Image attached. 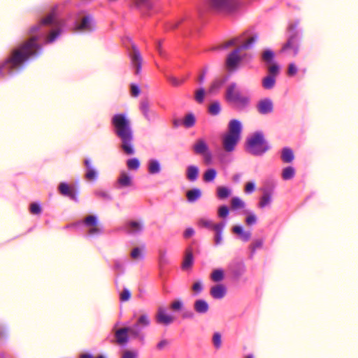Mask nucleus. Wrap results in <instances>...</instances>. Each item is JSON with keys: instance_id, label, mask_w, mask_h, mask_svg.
<instances>
[{"instance_id": "79ce46f5", "label": "nucleus", "mask_w": 358, "mask_h": 358, "mask_svg": "<svg viewBox=\"0 0 358 358\" xmlns=\"http://www.w3.org/2000/svg\"><path fill=\"white\" fill-rule=\"evenodd\" d=\"M143 248H141L139 247L134 248L131 253L130 256L131 259L134 260H141L144 258L143 254Z\"/></svg>"}, {"instance_id": "473e14b6", "label": "nucleus", "mask_w": 358, "mask_h": 358, "mask_svg": "<svg viewBox=\"0 0 358 358\" xmlns=\"http://www.w3.org/2000/svg\"><path fill=\"white\" fill-rule=\"evenodd\" d=\"M275 57L274 52L271 50L267 49L262 53V60L266 64H271L273 62Z\"/></svg>"}, {"instance_id": "a18cd8bd", "label": "nucleus", "mask_w": 358, "mask_h": 358, "mask_svg": "<svg viewBox=\"0 0 358 358\" xmlns=\"http://www.w3.org/2000/svg\"><path fill=\"white\" fill-rule=\"evenodd\" d=\"M94 194L96 196L101 198L106 201H111L113 199L112 196L108 192L103 189H96L94 192Z\"/></svg>"}, {"instance_id": "ea45409f", "label": "nucleus", "mask_w": 358, "mask_h": 358, "mask_svg": "<svg viewBox=\"0 0 358 358\" xmlns=\"http://www.w3.org/2000/svg\"><path fill=\"white\" fill-rule=\"evenodd\" d=\"M232 210L242 209L245 207V203L239 197L234 196L231 199Z\"/></svg>"}, {"instance_id": "dca6fc26", "label": "nucleus", "mask_w": 358, "mask_h": 358, "mask_svg": "<svg viewBox=\"0 0 358 358\" xmlns=\"http://www.w3.org/2000/svg\"><path fill=\"white\" fill-rule=\"evenodd\" d=\"M173 317L167 313L166 309L164 307L159 306L157 308L155 314V321L157 324L168 326L173 323Z\"/></svg>"}, {"instance_id": "5fc2aeb1", "label": "nucleus", "mask_w": 358, "mask_h": 358, "mask_svg": "<svg viewBox=\"0 0 358 358\" xmlns=\"http://www.w3.org/2000/svg\"><path fill=\"white\" fill-rule=\"evenodd\" d=\"M138 353L136 350H125L123 352L121 358H138Z\"/></svg>"}, {"instance_id": "c9c22d12", "label": "nucleus", "mask_w": 358, "mask_h": 358, "mask_svg": "<svg viewBox=\"0 0 358 358\" xmlns=\"http://www.w3.org/2000/svg\"><path fill=\"white\" fill-rule=\"evenodd\" d=\"M275 84V77L268 75L262 79V87L265 90H271Z\"/></svg>"}, {"instance_id": "bb28decb", "label": "nucleus", "mask_w": 358, "mask_h": 358, "mask_svg": "<svg viewBox=\"0 0 358 358\" xmlns=\"http://www.w3.org/2000/svg\"><path fill=\"white\" fill-rule=\"evenodd\" d=\"M201 196V191L199 188H193L186 192L187 200L189 203H194Z\"/></svg>"}, {"instance_id": "052dcab7", "label": "nucleus", "mask_w": 358, "mask_h": 358, "mask_svg": "<svg viewBox=\"0 0 358 358\" xmlns=\"http://www.w3.org/2000/svg\"><path fill=\"white\" fill-rule=\"evenodd\" d=\"M168 80L169 81V83L175 86V87H177V86H180V85H182L185 80L184 79H179L175 76H169L168 77Z\"/></svg>"}, {"instance_id": "412c9836", "label": "nucleus", "mask_w": 358, "mask_h": 358, "mask_svg": "<svg viewBox=\"0 0 358 358\" xmlns=\"http://www.w3.org/2000/svg\"><path fill=\"white\" fill-rule=\"evenodd\" d=\"M211 296L215 299H221L227 294V289L222 284H217L213 286L210 289Z\"/></svg>"}, {"instance_id": "1a4fd4ad", "label": "nucleus", "mask_w": 358, "mask_h": 358, "mask_svg": "<svg viewBox=\"0 0 358 358\" xmlns=\"http://www.w3.org/2000/svg\"><path fill=\"white\" fill-rule=\"evenodd\" d=\"M210 9L217 13L229 14L235 11L238 6V0H208Z\"/></svg>"}, {"instance_id": "20e7f679", "label": "nucleus", "mask_w": 358, "mask_h": 358, "mask_svg": "<svg viewBox=\"0 0 358 358\" xmlns=\"http://www.w3.org/2000/svg\"><path fill=\"white\" fill-rule=\"evenodd\" d=\"M257 40V34H254L251 35L245 43L238 45L227 55L224 64L226 69L229 72H234L238 70L243 60V56L240 55V52L243 50L252 48Z\"/></svg>"}, {"instance_id": "680f3d73", "label": "nucleus", "mask_w": 358, "mask_h": 358, "mask_svg": "<svg viewBox=\"0 0 358 358\" xmlns=\"http://www.w3.org/2000/svg\"><path fill=\"white\" fill-rule=\"evenodd\" d=\"M255 189V183L252 181L248 182L245 186V192L248 194H252Z\"/></svg>"}, {"instance_id": "a211bd4d", "label": "nucleus", "mask_w": 358, "mask_h": 358, "mask_svg": "<svg viewBox=\"0 0 358 358\" xmlns=\"http://www.w3.org/2000/svg\"><path fill=\"white\" fill-rule=\"evenodd\" d=\"M257 111L262 115H267L272 113L273 110V104L272 101L268 98L260 100L257 104Z\"/></svg>"}, {"instance_id": "2eb2a0df", "label": "nucleus", "mask_w": 358, "mask_h": 358, "mask_svg": "<svg viewBox=\"0 0 358 358\" xmlns=\"http://www.w3.org/2000/svg\"><path fill=\"white\" fill-rule=\"evenodd\" d=\"M133 6L139 10L143 15H150L154 9V0H132Z\"/></svg>"}, {"instance_id": "c85d7f7f", "label": "nucleus", "mask_w": 358, "mask_h": 358, "mask_svg": "<svg viewBox=\"0 0 358 358\" xmlns=\"http://www.w3.org/2000/svg\"><path fill=\"white\" fill-rule=\"evenodd\" d=\"M199 168L195 165H189L187 167L186 177L191 181L194 182L197 180L199 176Z\"/></svg>"}, {"instance_id": "aec40b11", "label": "nucleus", "mask_w": 358, "mask_h": 358, "mask_svg": "<svg viewBox=\"0 0 358 358\" xmlns=\"http://www.w3.org/2000/svg\"><path fill=\"white\" fill-rule=\"evenodd\" d=\"M226 226L225 222H220L218 223H216L215 235H214V244L215 246H218L222 244L223 242V237H222V233L224 231V229Z\"/></svg>"}, {"instance_id": "f03ea898", "label": "nucleus", "mask_w": 358, "mask_h": 358, "mask_svg": "<svg viewBox=\"0 0 358 358\" xmlns=\"http://www.w3.org/2000/svg\"><path fill=\"white\" fill-rule=\"evenodd\" d=\"M111 124L114 134L120 140V148L128 155L135 152L134 131L129 120L125 114L117 113L113 116Z\"/></svg>"}, {"instance_id": "603ef678", "label": "nucleus", "mask_w": 358, "mask_h": 358, "mask_svg": "<svg viewBox=\"0 0 358 358\" xmlns=\"http://www.w3.org/2000/svg\"><path fill=\"white\" fill-rule=\"evenodd\" d=\"M257 218L255 214L252 212H250L249 215L245 218V223L248 226L254 225L257 223Z\"/></svg>"}, {"instance_id": "a878e982", "label": "nucleus", "mask_w": 358, "mask_h": 358, "mask_svg": "<svg viewBox=\"0 0 358 358\" xmlns=\"http://www.w3.org/2000/svg\"><path fill=\"white\" fill-rule=\"evenodd\" d=\"M233 233L239 236L241 240L243 242H248L251 238V232L245 231L241 225L234 226L232 228Z\"/></svg>"}, {"instance_id": "4be33fe9", "label": "nucleus", "mask_w": 358, "mask_h": 358, "mask_svg": "<svg viewBox=\"0 0 358 358\" xmlns=\"http://www.w3.org/2000/svg\"><path fill=\"white\" fill-rule=\"evenodd\" d=\"M194 310L199 315H204L209 310L210 306L208 302L202 299H196L194 303Z\"/></svg>"}, {"instance_id": "e2e57ef3", "label": "nucleus", "mask_w": 358, "mask_h": 358, "mask_svg": "<svg viewBox=\"0 0 358 358\" xmlns=\"http://www.w3.org/2000/svg\"><path fill=\"white\" fill-rule=\"evenodd\" d=\"M192 290L195 292L196 294H199L203 290V285L201 281L195 282L192 285Z\"/></svg>"}, {"instance_id": "cd10ccee", "label": "nucleus", "mask_w": 358, "mask_h": 358, "mask_svg": "<svg viewBox=\"0 0 358 358\" xmlns=\"http://www.w3.org/2000/svg\"><path fill=\"white\" fill-rule=\"evenodd\" d=\"M231 189L226 186H219L216 189V196L220 200H224L231 194Z\"/></svg>"}, {"instance_id": "0eeeda50", "label": "nucleus", "mask_w": 358, "mask_h": 358, "mask_svg": "<svg viewBox=\"0 0 358 358\" xmlns=\"http://www.w3.org/2000/svg\"><path fill=\"white\" fill-rule=\"evenodd\" d=\"M299 20L291 22L288 25L289 38L287 43L283 45L282 50L287 52L291 50L293 56H296L299 52V40L301 32L297 29Z\"/></svg>"}, {"instance_id": "864d4df0", "label": "nucleus", "mask_w": 358, "mask_h": 358, "mask_svg": "<svg viewBox=\"0 0 358 358\" xmlns=\"http://www.w3.org/2000/svg\"><path fill=\"white\" fill-rule=\"evenodd\" d=\"M229 210L225 205L220 206L217 209V215L221 218H224L229 215Z\"/></svg>"}, {"instance_id": "4d7b16f0", "label": "nucleus", "mask_w": 358, "mask_h": 358, "mask_svg": "<svg viewBox=\"0 0 358 358\" xmlns=\"http://www.w3.org/2000/svg\"><path fill=\"white\" fill-rule=\"evenodd\" d=\"M204 96H205V90L203 88H200L195 92V100L201 103L204 100Z\"/></svg>"}, {"instance_id": "39448f33", "label": "nucleus", "mask_w": 358, "mask_h": 358, "mask_svg": "<svg viewBox=\"0 0 358 358\" xmlns=\"http://www.w3.org/2000/svg\"><path fill=\"white\" fill-rule=\"evenodd\" d=\"M242 125L239 120L233 119L228 125V131L222 136V145L225 151L231 152L235 150L241 139Z\"/></svg>"}, {"instance_id": "09e8293b", "label": "nucleus", "mask_w": 358, "mask_h": 358, "mask_svg": "<svg viewBox=\"0 0 358 358\" xmlns=\"http://www.w3.org/2000/svg\"><path fill=\"white\" fill-rule=\"evenodd\" d=\"M182 21L183 19L181 18L174 21L169 22L165 24V29L167 31L174 30L179 27V25L182 23Z\"/></svg>"}, {"instance_id": "69168bd1", "label": "nucleus", "mask_w": 358, "mask_h": 358, "mask_svg": "<svg viewBox=\"0 0 358 358\" xmlns=\"http://www.w3.org/2000/svg\"><path fill=\"white\" fill-rule=\"evenodd\" d=\"M141 90L138 85H131V94L133 96L136 97L140 94Z\"/></svg>"}, {"instance_id": "393cba45", "label": "nucleus", "mask_w": 358, "mask_h": 358, "mask_svg": "<svg viewBox=\"0 0 358 358\" xmlns=\"http://www.w3.org/2000/svg\"><path fill=\"white\" fill-rule=\"evenodd\" d=\"M193 151L196 155H203L209 151L208 146L203 138H199L192 147Z\"/></svg>"}, {"instance_id": "6e6d98bb", "label": "nucleus", "mask_w": 358, "mask_h": 358, "mask_svg": "<svg viewBox=\"0 0 358 358\" xmlns=\"http://www.w3.org/2000/svg\"><path fill=\"white\" fill-rule=\"evenodd\" d=\"M131 298V292L129 289L124 287L122 292L120 294V299L121 301L124 302L129 300Z\"/></svg>"}, {"instance_id": "f704fd0d", "label": "nucleus", "mask_w": 358, "mask_h": 358, "mask_svg": "<svg viewBox=\"0 0 358 358\" xmlns=\"http://www.w3.org/2000/svg\"><path fill=\"white\" fill-rule=\"evenodd\" d=\"M264 244V241L262 238L255 239L253 242L250 245L249 249L250 250V257L252 258L255 255L256 250L262 248Z\"/></svg>"}, {"instance_id": "ddd939ff", "label": "nucleus", "mask_w": 358, "mask_h": 358, "mask_svg": "<svg viewBox=\"0 0 358 358\" xmlns=\"http://www.w3.org/2000/svg\"><path fill=\"white\" fill-rule=\"evenodd\" d=\"M139 109L143 117L149 122H153L158 118L157 113L150 109V103L147 99H143L141 101Z\"/></svg>"}, {"instance_id": "0e129e2a", "label": "nucleus", "mask_w": 358, "mask_h": 358, "mask_svg": "<svg viewBox=\"0 0 358 358\" xmlns=\"http://www.w3.org/2000/svg\"><path fill=\"white\" fill-rule=\"evenodd\" d=\"M8 338L7 328L0 323V342Z\"/></svg>"}, {"instance_id": "4c0bfd02", "label": "nucleus", "mask_w": 358, "mask_h": 358, "mask_svg": "<svg viewBox=\"0 0 358 358\" xmlns=\"http://www.w3.org/2000/svg\"><path fill=\"white\" fill-rule=\"evenodd\" d=\"M224 278V271L222 268L214 269L210 273V279L215 282L222 281Z\"/></svg>"}, {"instance_id": "f257e3e1", "label": "nucleus", "mask_w": 358, "mask_h": 358, "mask_svg": "<svg viewBox=\"0 0 358 358\" xmlns=\"http://www.w3.org/2000/svg\"><path fill=\"white\" fill-rule=\"evenodd\" d=\"M58 10L59 6H55L45 17L30 28L29 39L13 50L10 55L0 64V76H13L19 73L24 69L27 62L41 55V43H53L65 28L83 34H90L96 29V20L88 12L79 10L67 19H64L58 16Z\"/></svg>"}, {"instance_id": "6ab92c4d", "label": "nucleus", "mask_w": 358, "mask_h": 358, "mask_svg": "<svg viewBox=\"0 0 358 358\" xmlns=\"http://www.w3.org/2000/svg\"><path fill=\"white\" fill-rule=\"evenodd\" d=\"M124 230L131 235H137L143 230V224L141 222L129 221L124 225Z\"/></svg>"}, {"instance_id": "b1692460", "label": "nucleus", "mask_w": 358, "mask_h": 358, "mask_svg": "<svg viewBox=\"0 0 358 358\" xmlns=\"http://www.w3.org/2000/svg\"><path fill=\"white\" fill-rule=\"evenodd\" d=\"M194 264V256L191 248H187L185 251L184 259L182 263V269L184 271L189 270Z\"/></svg>"}, {"instance_id": "e433bc0d", "label": "nucleus", "mask_w": 358, "mask_h": 358, "mask_svg": "<svg viewBox=\"0 0 358 358\" xmlns=\"http://www.w3.org/2000/svg\"><path fill=\"white\" fill-rule=\"evenodd\" d=\"M198 224L200 227H203L210 230H215L216 223H214L212 220L206 218H201L198 221Z\"/></svg>"}, {"instance_id": "c756f323", "label": "nucleus", "mask_w": 358, "mask_h": 358, "mask_svg": "<svg viewBox=\"0 0 358 358\" xmlns=\"http://www.w3.org/2000/svg\"><path fill=\"white\" fill-rule=\"evenodd\" d=\"M148 172L150 174H157L161 171L160 163L157 159H151L148 163Z\"/></svg>"}, {"instance_id": "49530a36", "label": "nucleus", "mask_w": 358, "mask_h": 358, "mask_svg": "<svg viewBox=\"0 0 358 358\" xmlns=\"http://www.w3.org/2000/svg\"><path fill=\"white\" fill-rule=\"evenodd\" d=\"M213 345L215 348L220 349L222 346V335L220 332H215L212 338Z\"/></svg>"}, {"instance_id": "a19ab883", "label": "nucleus", "mask_w": 358, "mask_h": 358, "mask_svg": "<svg viewBox=\"0 0 358 358\" xmlns=\"http://www.w3.org/2000/svg\"><path fill=\"white\" fill-rule=\"evenodd\" d=\"M295 176V169L292 166H287L283 169L282 172V178L285 180L293 178Z\"/></svg>"}, {"instance_id": "58836bf2", "label": "nucleus", "mask_w": 358, "mask_h": 358, "mask_svg": "<svg viewBox=\"0 0 358 358\" xmlns=\"http://www.w3.org/2000/svg\"><path fill=\"white\" fill-rule=\"evenodd\" d=\"M217 176V171L215 169H208L203 175V180L206 182H213Z\"/></svg>"}, {"instance_id": "f3484780", "label": "nucleus", "mask_w": 358, "mask_h": 358, "mask_svg": "<svg viewBox=\"0 0 358 358\" xmlns=\"http://www.w3.org/2000/svg\"><path fill=\"white\" fill-rule=\"evenodd\" d=\"M250 36H249V33L246 31L240 36L234 37L223 43L222 44V48L227 49L229 48V47L236 45H237L238 47V45L243 44V43H245Z\"/></svg>"}, {"instance_id": "72a5a7b5", "label": "nucleus", "mask_w": 358, "mask_h": 358, "mask_svg": "<svg viewBox=\"0 0 358 358\" xmlns=\"http://www.w3.org/2000/svg\"><path fill=\"white\" fill-rule=\"evenodd\" d=\"M224 83V79H216L210 85L208 89V93L216 94L223 86Z\"/></svg>"}, {"instance_id": "4468645a", "label": "nucleus", "mask_w": 358, "mask_h": 358, "mask_svg": "<svg viewBox=\"0 0 358 358\" xmlns=\"http://www.w3.org/2000/svg\"><path fill=\"white\" fill-rule=\"evenodd\" d=\"M83 164L86 169L85 178L88 181H96L99 178V171L94 166L92 159L90 158H85L83 160Z\"/></svg>"}, {"instance_id": "13d9d810", "label": "nucleus", "mask_w": 358, "mask_h": 358, "mask_svg": "<svg viewBox=\"0 0 358 358\" xmlns=\"http://www.w3.org/2000/svg\"><path fill=\"white\" fill-rule=\"evenodd\" d=\"M30 212L34 215H38L41 212V206L39 203H32L30 205Z\"/></svg>"}, {"instance_id": "c03bdc74", "label": "nucleus", "mask_w": 358, "mask_h": 358, "mask_svg": "<svg viewBox=\"0 0 358 358\" xmlns=\"http://www.w3.org/2000/svg\"><path fill=\"white\" fill-rule=\"evenodd\" d=\"M195 122H196V120H195L194 115L192 113H189V114H187L185 117L184 120H183V125L186 128H190L195 124Z\"/></svg>"}, {"instance_id": "bf43d9fd", "label": "nucleus", "mask_w": 358, "mask_h": 358, "mask_svg": "<svg viewBox=\"0 0 358 358\" xmlns=\"http://www.w3.org/2000/svg\"><path fill=\"white\" fill-rule=\"evenodd\" d=\"M171 308L174 311H179L183 307V303L181 300H176L171 303Z\"/></svg>"}, {"instance_id": "de8ad7c7", "label": "nucleus", "mask_w": 358, "mask_h": 358, "mask_svg": "<svg viewBox=\"0 0 358 358\" xmlns=\"http://www.w3.org/2000/svg\"><path fill=\"white\" fill-rule=\"evenodd\" d=\"M73 188L70 187L66 182H62L59 185L58 189L59 193L66 196L69 194V192L72 190Z\"/></svg>"}, {"instance_id": "9b49d317", "label": "nucleus", "mask_w": 358, "mask_h": 358, "mask_svg": "<svg viewBox=\"0 0 358 358\" xmlns=\"http://www.w3.org/2000/svg\"><path fill=\"white\" fill-rule=\"evenodd\" d=\"M128 55L135 74L139 75L141 72L143 58L139 50L133 43H131V49L128 50Z\"/></svg>"}, {"instance_id": "9d476101", "label": "nucleus", "mask_w": 358, "mask_h": 358, "mask_svg": "<svg viewBox=\"0 0 358 358\" xmlns=\"http://www.w3.org/2000/svg\"><path fill=\"white\" fill-rule=\"evenodd\" d=\"M79 224H83L85 227H90L87 231V236L90 237H96L103 234L102 227L97 225L98 217L96 215H88Z\"/></svg>"}, {"instance_id": "8fccbe9b", "label": "nucleus", "mask_w": 358, "mask_h": 358, "mask_svg": "<svg viewBox=\"0 0 358 358\" xmlns=\"http://www.w3.org/2000/svg\"><path fill=\"white\" fill-rule=\"evenodd\" d=\"M127 166L131 170H137L140 167V162L137 158H131L127 160Z\"/></svg>"}, {"instance_id": "338daca9", "label": "nucleus", "mask_w": 358, "mask_h": 358, "mask_svg": "<svg viewBox=\"0 0 358 358\" xmlns=\"http://www.w3.org/2000/svg\"><path fill=\"white\" fill-rule=\"evenodd\" d=\"M201 155L203 157V161L206 164L209 165L212 163L213 157L210 150Z\"/></svg>"}, {"instance_id": "2f4dec72", "label": "nucleus", "mask_w": 358, "mask_h": 358, "mask_svg": "<svg viewBox=\"0 0 358 358\" xmlns=\"http://www.w3.org/2000/svg\"><path fill=\"white\" fill-rule=\"evenodd\" d=\"M294 156L293 151L289 148H282L281 152V159L285 163H290L294 160Z\"/></svg>"}, {"instance_id": "f8f14e48", "label": "nucleus", "mask_w": 358, "mask_h": 358, "mask_svg": "<svg viewBox=\"0 0 358 358\" xmlns=\"http://www.w3.org/2000/svg\"><path fill=\"white\" fill-rule=\"evenodd\" d=\"M227 271L234 278H238L245 272V266L243 261L234 259L228 264Z\"/></svg>"}, {"instance_id": "3c124183", "label": "nucleus", "mask_w": 358, "mask_h": 358, "mask_svg": "<svg viewBox=\"0 0 358 358\" xmlns=\"http://www.w3.org/2000/svg\"><path fill=\"white\" fill-rule=\"evenodd\" d=\"M280 67L276 63L271 64V66L268 67V71L269 76L275 77L279 73Z\"/></svg>"}, {"instance_id": "37998d69", "label": "nucleus", "mask_w": 358, "mask_h": 358, "mask_svg": "<svg viewBox=\"0 0 358 358\" xmlns=\"http://www.w3.org/2000/svg\"><path fill=\"white\" fill-rule=\"evenodd\" d=\"M221 111V106L218 101H214L208 107V112L212 115H217Z\"/></svg>"}, {"instance_id": "5701e85b", "label": "nucleus", "mask_w": 358, "mask_h": 358, "mask_svg": "<svg viewBox=\"0 0 358 358\" xmlns=\"http://www.w3.org/2000/svg\"><path fill=\"white\" fill-rule=\"evenodd\" d=\"M132 178L125 171H122L117 180V187L120 189L131 185Z\"/></svg>"}, {"instance_id": "423d86ee", "label": "nucleus", "mask_w": 358, "mask_h": 358, "mask_svg": "<svg viewBox=\"0 0 358 358\" xmlns=\"http://www.w3.org/2000/svg\"><path fill=\"white\" fill-rule=\"evenodd\" d=\"M270 148L261 131H256L248 137L246 150L252 155L262 156Z\"/></svg>"}, {"instance_id": "7ed1b4c3", "label": "nucleus", "mask_w": 358, "mask_h": 358, "mask_svg": "<svg viewBox=\"0 0 358 358\" xmlns=\"http://www.w3.org/2000/svg\"><path fill=\"white\" fill-rule=\"evenodd\" d=\"M150 324L151 320L148 314L141 315L134 325L120 328L115 331V338L117 343L124 346L129 342V337L143 343L145 336L143 330L148 327Z\"/></svg>"}, {"instance_id": "6e6552de", "label": "nucleus", "mask_w": 358, "mask_h": 358, "mask_svg": "<svg viewBox=\"0 0 358 358\" xmlns=\"http://www.w3.org/2000/svg\"><path fill=\"white\" fill-rule=\"evenodd\" d=\"M226 99L233 103L239 110L245 108L250 103V98L242 96L241 93L236 90V84L231 83L229 85L226 90Z\"/></svg>"}, {"instance_id": "7c9ffc66", "label": "nucleus", "mask_w": 358, "mask_h": 358, "mask_svg": "<svg viewBox=\"0 0 358 358\" xmlns=\"http://www.w3.org/2000/svg\"><path fill=\"white\" fill-rule=\"evenodd\" d=\"M272 201L271 194L269 191H264L262 196L260 197L259 202V207L260 208H264L268 206Z\"/></svg>"}, {"instance_id": "774afa93", "label": "nucleus", "mask_w": 358, "mask_h": 358, "mask_svg": "<svg viewBox=\"0 0 358 358\" xmlns=\"http://www.w3.org/2000/svg\"><path fill=\"white\" fill-rule=\"evenodd\" d=\"M298 71L296 66L294 63L289 64L287 73L289 76H294Z\"/></svg>"}]
</instances>
